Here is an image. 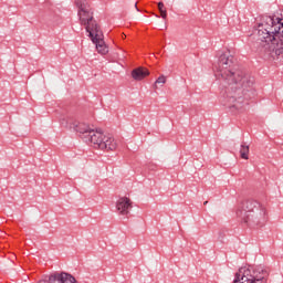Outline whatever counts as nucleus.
<instances>
[{"mask_svg":"<svg viewBox=\"0 0 283 283\" xmlns=\"http://www.w3.org/2000/svg\"><path fill=\"white\" fill-rule=\"evenodd\" d=\"M214 76L219 81H226L229 87L221 99V104L230 112H242L247 109L249 99L253 94L254 80L244 71L235 69V57L231 51L219 53L217 63L213 66Z\"/></svg>","mask_w":283,"mask_h":283,"instance_id":"obj_1","label":"nucleus"},{"mask_svg":"<svg viewBox=\"0 0 283 283\" xmlns=\"http://www.w3.org/2000/svg\"><path fill=\"white\" fill-rule=\"evenodd\" d=\"M147 76H149V70L145 67H137L132 71L134 81H143V78H147Z\"/></svg>","mask_w":283,"mask_h":283,"instance_id":"obj_10","label":"nucleus"},{"mask_svg":"<svg viewBox=\"0 0 283 283\" xmlns=\"http://www.w3.org/2000/svg\"><path fill=\"white\" fill-rule=\"evenodd\" d=\"M233 283H266L264 274L258 273L255 268H241L235 273Z\"/></svg>","mask_w":283,"mask_h":283,"instance_id":"obj_6","label":"nucleus"},{"mask_svg":"<svg viewBox=\"0 0 283 283\" xmlns=\"http://www.w3.org/2000/svg\"><path fill=\"white\" fill-rule=\"evenodd\" d=\"M41 283H76V279L65 272L52 274L49 282Z\"/></svg>","mask_w":283,"mask_h":283,"instance_id":"obj_9","label":"nucleus"},{"mask_svg":"<svg viewBox=\"0 0 283 283\" xmlns=\"http://www.w3.org/2000/svg\"><path fill=\"white\" fill-rule=\"evenodd\" d=\"M86 140L93 145L95 149H102L106 151H115L118 144L112 135H104L101 129L90 130L88 137Z\"/></svg>","mask_w":283,"mask_h":283,"instance_id":"obj_5","label":"nucleus"},{"mask_svg":"<svg viewBox=\"0 0 283 283\" xmlns=\"http://www.w3.org/2000/svg\"><path fill=\"white\" fill-rule=\"evenodd\" d=\"M208 202H209V201H205V203H203V205H208Z\"/></svg>","mask_w":283,"mask_h":283,"instance_id":"obj_16","label":"nucleus"},{"mask_svg":"<svg viewBox=\"0 0 283 283\" xmlns=\"http://www.w3.org/2000/svg\"><path fill=\"white\" fill-rule=\"evenodd\" d=\"M135 8L138 11V2L135 3Z\"/></svg>","mask_w":283,"mask_h":283,"instance_id":"obj_15","label":"nucleus"},{"mask_svg":"<svg viewBox=\"0 0 283 283\" xmlns=\"http://www.w3.org/2000/svg\"><path fill=\"white\" fill-rule=\"evenodd\" d=\"M61 125L67 127L69 129H74V132H77V134L86 135L85 138H87L90 136V132H92L90 125L76 122L74 117H66L61 119Z\"/></svg>","mask_w":283,"mask_h":283,"instance_id":"obj_7","label":"nucleus"},{"mask_svg":"<svg viewBox=\"0 0 283 283\" xmlns=\"http://www.w3.org/2000/svg\"><path fill=\"white\" fill-rule=\"evenodd\" d=\"M156 18H157V19H160V17H159V15H156Z\"/></svg>","mask_w":283,"mask_h":283,"instance_id":"obj_17","label":"nucleus"},{"mask_svg":"<svg viewBox=\"0 0 283 283\" xmlns=\"http://www.w3.org/2000/svg\"><path fill=\"white\" fill-rule=\"evenodd\" d=\"M158 10L160 12L161 19H167V9H165V3L158 2Z\"/></svg>","mask_w":283,"mask_h":283,"instance_id":"obj_12","label":"nucleus"},{"mask_svg":"<svg viewBox=\"0 0 283 283\" xmlns=\"http://www.w3.org/2000/svg\"><path fill=\"white\" fill-rule=\"evenodd\" d=\"M165 85V83H167V77H165V75L159 76L156 82H155V88L158 87V85Z\"/></svg>","mask_w":283,"mask_h":283,"instance_id":"obj_13","label":"nucleus"},{"mask_svg":"<svg viewBox=\"0 0 283 283\" xmlns=\"http://www.w3.org/2000/svg\"><path fill=\"white\" fill-rule=\"evenodd\" d=\"M75 4L78 8V17L82 25H85V30L88 33L90 39L96 45V50L99 54H107L109 50L103 41V31L94 21V11L87 0H75Z\"/></svg>","mask_w":283,"mask_h":283,"instance_id":"obj_3","label":"nucleus"},{"mask_svg":"<svg viewBox=\"0 0 283 283\" xmlns=\"http://www.w3.org/2000/svg\"><path fill=\"white\" fill-rule=\"evenodd\" d=\"M256 52L271 59H283V17L265 15L258 27Z\"/></svg>","mask_w":283,"mask_h":283,"instance_id":"obj_2","label":"nucleus"},{"mask_svg":"<svg viewBox=\"0 0 283 283\" xmlns=\"http://www.w3.org/2000/svg\"><path fill=\"white\" fill-rule=\"evenodd\" d=\"M240 157L243 158V160H249V145H245L244 143L241 144Z\"/></svg>","mask_w":283,"mask_h":283,"instance_id":"obj_11","label":"nucleus"},{"mask_svg":"<svg viewBox=\"0 0 283 283\" xmlns=\"http://www.w3.org/2000/svg\"><path fill=\"white\" fill-rule=\"evenodd\" d=\"M132 200L126 197H122L116 202V211L119 216H129V211H132Z\"/></svg>","mask_w":283,"mask_h":283,"instance_id":"obj_8","label":"nucleus"},{"mask_svg":"<svg viewBox=\"0 0 283 283\" xmlns=\"http://www.w3.org/2000/svg\"><path fill=\"white\" fill-rule=\"evenodd\" d=\"M148 169H150L151 171H154V169H156V165L150 164V165L148 166Z\"/></svg>","mask_w":283,"mask_h":283,"instance_id":"obj_14","label":"nucleus"},{"mask_svg":"<svg viewBox=\"0 0 283 283\" xmlns=\"http://www.w3.org/2000/svg\"><path fill=\"white\" fill-rule=\"evenodd\" d=\"M237 218L250 227V229H258V227H264L269 217L266 214V208L261 206L255 200L243 201L237 209Z\"/></svg>","mask_w":283,"mask_h":283,"instance_id":"obj_4","label":"nucleus"}]
</instances>
